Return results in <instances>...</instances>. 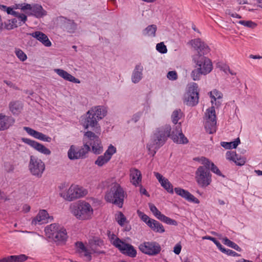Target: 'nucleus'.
<instances>
[{
    "label": "nucleus",
    "instance_id": "19",
    "mask_svg": "<svg viewBox=\"0 0 262 262\" xmlns=\"http://www.w3.org/2000/svg\"><path fill=\"white\" fill-rule=\"evenodd\" d=\"M50 218V221L53 219L52 216H49L48 212L46 210H41L39 211L37 215L32 220V224L36 225L37 224L41 225L47 223Z\"/></svg>",
    "mask_w": 262,
    "mask_h": 262
},
{
    "label": "nucleus",
    "instance_id": "32",
    "mask_svg": "<svg viewBox=\"0 0 262 262\" xmlns=\"http://www.w3.org/2000/svg\"><path fill=\"white\" fill-rule=\"evenodd\" d=\"M157 30V26L155 25H151L148 26L142 31V33L144 36H151L155 37L156 36V32Z\"/></svg>",
    "mask_w": 262,
    "mask_h": 262
},
{
    "label": "nucleus",
    "instance_id": "23",
    "mask_svg": "<svg viewBox=\"0 0 262 262\" xmlns=\"http://www.w3.org/2000/svg\"><path fill=\"white\" fill-rule=\"evenodd\" d=\"M143 68L141 63L137 64L133 72L132 81L134 83H138L142 78Z\"/></svg>",
    "mask_w": 262,
    "mask_h": 262
},
{
    "label": "nucleus",
    "instance_id": "54",
    "mask_svg": "<svg viewBox=\"0 0 262 262\" xmlns=\"http://www.w3.org/2000/svg\"><path fill=\"white\" fill-rule=\"evenodd\" d=\"M237 155L234 151H228L226 154V159L234 161L235 158L237 157Z\"/></svg>",
    "mask_w": 262,
    "mask_h": 262
},
{
    "label": "nucleus",
    "instance_id": "62",
    "mask_svg": "<svg viewBox=\"0 0 262 262\" xmlns=\"http://www.w3.org/2000/svg\"><path fill=\"white\" fill-rule=\"evenodd\" d=\"M40 140L50 142L52 140V138L42 133Z\"/></svg>",
    "mask_w": 262,
    "mask_h": 262
},
{
    "label": "nucleus",
    "instance_id": "49",
    "mask_svg": "<svg viewBox=\"0 0 262 262\" xmlns=\"http://www.w3.org/2000/svg\"><path fill=\"white\" fill-rule=\"evenodd\" d=\"M221 251L224 253L226 254L227 255H229V256H232L234 257L241 256L240 254H238L236 252H235L232 250L229 249H226L224 247Z\"/></svg>",
    "mask_w": 262,
    "mask_h": 262
},
{
    "label": "nucleus",
    "instance_id": "30",
    "mask_svg": "<svg viewBox=\"0 0 262 262\" xmlns=\"http://www.w3.org/2000/svg\"><path fill=\"white\" fill-rule=\"evenodd\" d=\"M183 115V112L180 109L174 110L171 115V119L172 122L174 123L173 127H176L178 124H181V122L178 123V121L182 117Z\"/></svg>",
    "mask_w": 262,
    "mask_h": 262
},
{
    "label": "nucleus",
    "instance_id": "41",
    "mask_svg": "<svg viewBox=\"0 0 262 262\" xmlns=\"http://www.w3.org/2000/svg\"><path fill=\"white\" fill-rule=\"evenodd\" d=\"M159 220L166 223L168 225H172L174 226L178 225V223L176 220L171 219L170 217H167L164 214L161 215V217L159 218Z\"/></svg>",
    "mask_w": 262,
    "mask_h": 262
},
{
    "label": "nucleus",
    "instance_id": "46",
    "mask_svg": "<svg viewBox=\"0 0 262 262\" xmlns=\"http://www.w3.org/2000/svg\"><path fill=\"white\" fill-rule=\"evenodd\" d=\"M210 97L213 99L211 100V102L213 103V101H215L216 99H220L222 97V94L221 92L216 90H214L210 92Z\"/></svg>",
    "mask_w": 262,
    "mask_h": 262
},
{
    "label": "nucleus",
    "instance_id": "38",
    "mask_svg": "<svg viewBox=\"0 0 262 262\" xmlns=\"http://www.w3.org/2000/svg\"><path fill=\"white\" fill-rule=\"evenodd\" d=\"M208 168L210 171L211 170L212 172L215 173L218 176L222 177L223 178L225 177V176L222 173L219 168L210 160Z\"/></svg>",
    "mask_w": 262,
    "mask_h": 262
},
{
    "label": "nucleus",
    "instance_id": "31",
    "mask_svg": "<svg viewBox=\"0 0 262 262\" xmlns=\"http://www.w3.org/2000/svg\"><path fill=\"white\" fill-rule=\"evenodd\" d=\"M64 28L68 32L73 33L77 29V24L73 20L67 19Z\"/></svg>",
    "mask_w": 262,
    "mask_h": 262
},
{
    "label": "nucleus",
    "instance_id": "29",
    "mask_svg": "<svg viewBox=\"0 0 262 262\" xmlns=\"http://www.w3.org/2000/svg\"><path fill=\"white\" fill-rule=\"evenodd\" d=\"M9 109L14 115L18 114L23 108V104L19 101H12L9 103Z\"/></svg>",
    "mask_w": 262,
    "mask_h": 262
},
{
    "label": "nucleus",
    "instance_id": "44",
    "mask_svg": "<svg viewBox=\"0 0 262 262\" xmlns=\"http://www.w3.org/2000/svg\"><path fill=\"white\" fill-rule=\"evenodd\" d=\"M15 53L17 58L20 61H24L27 59V55L21 50L19 49H16Z\"/></svg>",
    "mask_w": 262,
    "mask_h": 262
},
{
    "label": "nucleus",
    "instance_id": "20",
    "mask_svg": "<svg viewBox=\"0 0 262 262\" xmlns=\"http://www.w3.org/2000/svg\"><path fill=\"white\" fill-rule=\"evenodd\" d=\"M15 123V119L12 116L0 114V131L9 128Z\"/></svg>",
    "mask_w": 262,
    "mask_h": 262
},
{
    "label": "nucleus",
    "instance_id": "13",
    "mask_svg": "<svg viewBox=\"0 0 262 262\" xmlns=\"http://www.w3.org/2000/svg\"><path fill=\"white\" fill-rule=\"evenodd\" d=\"M190 43L195 51L194 54L205 56L210 52L209 46L199 38L191 40Z\"/></svg>",
    "mask_w": 262,
    "mask_h": 262
},
{
    "label": "nucleus",
    "instance_id": "2",
    "mask_svg": "<svg viewBox=\"0 0 262 262\" xmlns=\"http://www.w3.org/2000/svg\"><path fill=\"white\" fill-rule=\"evenodd\" d=\"M107 114V110L102 106L92 107L86 113L85 118L82 120L83 125L85 128L91 127L96 133L100 134V126L98 121L102 119Z\"/></svg>",
    "mask_w": 262,
    "mask_h": 262
},
{
    "label": "nucleus",
    "instance_id": "28",
    "mask_svg": "<svg viewBox=\"0 0 262 262\" xmlns=\"http://www.w3.org/2000/svg\"><path fill=\"white\" fill-rule=\"evenodd\" d=\"M30 15L40 18L46 15V11L43 9L41 6L36 4L32 6Z\"/></svg>",
    "mask_w": 262,
    "mask_h": 262
},
{
    "label": "nucleus",
    "instance_id": "33",
    "mask_svg": "<svg viewBox=\"0 0 262 262\" xmlns=\"http://www.w3.org/2000/svg\"><path fill=\"white\" fill-rule=\"evenodd\" d=\"M216 120L206 121L205 128L206 131L210 134H213L216 132Z\"/></svg>",
    "mask_w": 262,
    "mask_h": 262
},
{
    "label": "nucleus",
    "instance_id": "53",
    "mask_svg": "<svg viewBox=\"0 0 262 262\" xmlns=\"http://www.w3.org/2000/svg\"><path fill=\"white\" fill-rule=\"evenodd\" d=\"M239 23L244 26L253 28L256 26V24L251 20H240Z\"/></svg>",
    "mask_w": 262,
    "mask_h": 262
},
{
    "label": "nucleus",
    "instance_id": "5",
    "mask_svg": "<svg viewBox=\"0 0 262 262\" xmlns=\"http://www.w3.org/2000/svg\"><path fill=\"white\" fill-rule=\"evenodd\" d=\"M46 235L57 244H64L68 238L67 230L58 224H51L45 229Z\"/></svg>",
    "mask_w": 262,
    "mask_h": 262
},
{
    "label": "nucleus",
    "instance_id": "51",
    "mask_svg": "<svg viewBox=\"0 0 262 262\" xmlns=\"http://www.w3.org/2000/svg\"><path fill=\"white\" fill-rule=\"evenodd\" d=\"M156 49L160 53L164 54L167 51L166 46L164 44L163 42H160L157 45Z\"/></svg>",
    "mask_w": 262,
    "mask_h": 262
},
{
    "label": "nucleus",
    "instance_id": "12",
    "mask_svg": "<svg viewBox=\"0 0 262 262\" xmlns=\"http://www.w3.org/2000/svg\"><path fill=\"white\" fill-rule=\"evenodd\" d=\"M113 245L124 255L132 258L135 257L137 255V251L134 247L132 245L123 242L119 238H116L113 241Z\"/></svg>",
    "mask_w": 262,
    "mask_h": 262
},
{
    "label": "nucleus",
    "instance_id": "17",
    "mask_svg": "<svg viewBox=\"0 0 262 262\" xmlns=\"http://www.w3.org/2000/svg\"><path fill=\"white\" fill-rule=\"evenodd\" d=\"M85 194L86 193L82 187L77 185H71L67 191V200L71 201L80 198Z\"/></svg>",
    "mask_w": 262,
    "mask_h": 262
},
{
    "label": "nucleus",
    "instance_id": "15",
    "mask_svg": "<svg viewBox=\"0 0 262 262\" xmlns=\"http://www.w3.org/2000/svg\"><path fill=\"white\" fill-rule=\"evenodd\" d=\"M116 152V147L111 144L103 155L98 157L97 160L95 161V164L99 167H102L110 160L112 156Z\"/></svg>",
    "mask_w": 262,
    "mask_h": 262
},
{
    "label": "nucleus",
    "instance_id": "45",
    "mask_svg": "<svg viewBox=\"0 0 262 262\" xmlns=\"http://www.w3.org/2000/svg\"><path fill=\"white\" fill-rule=\"evenodd\" d=\"M204 239H209L213 242V244H214L216 247L220 249V251L223 248V246L221 245V244L214 237L210 236H205L203 237Z\"/></svg>",
    "mask_w": 262,
    "mask_h": 262
},
{
    "label": "nucleus",
    "instance_id": "60",
    "mask_svg": "<svg viewBox=\"0 0 262 262\" xmlns=\"http://www.w3.org/2000/svg\"><path fill=\"white\" fill-rule=\"evenodd\" d=\"M83 252L84 253V256L86 257L87 260L90 261L92 260V255L91 253L89 251V250L86 248L85 250L83 251Z\"/></svg>",
    "mask_w": 262,
    "mask_h": 262
},
{
    "label": "nucleus",
    "instance_id": "56",
    "mask_svg": "<svg viewBox=\"0 0 262 262\" xmlns=\"http://www.w3.org/2000/svg\"><path fill=\"white\" fill-rule=\"evenodd\" d=\"M167 77L169 80H174L178 78V75L175 71H171L168 72L167 75Z\"/></svg>",
    "mask_w": 262,
    "mask_h": 262
},
{
    "label": "nucleus",
    "instance_id": "7",
    "mask_svg": "<svg viewBox=\"0 0 262 262\" xmlns=\"http://www.w3.org/2000/svg\"><path fill=\"white\" fill-rule=\"evenodd\" d=\"M171 128L169 125H165L157 129L152 137L153 145L155 146V148L159 149L162 146L168 137L170 138Z\"/></svg>",
    "mask_w": 262,
    "mask_h": 262
},
{
    "label": "nucleus",
    "instance_id": "18",
    "mask_svg": "<svg viewBox=\"0 0 262 262\" xmlns=\"http://www.w3.org/2000/svg\"><path fill=\"white\" fill-rule=\"evenodd\" d=\"M22 141L23 142L30 145L37 151L45 155H50L51 153V150L49 148L34 140L23 138H22Z\"/></svg>",
    "mask_w": 262,
    "mask_h": 262
},
{
    "label": "nucleus",
    "instance_id": "59",
    "mask_svg": "<svg viewBox=\"0 0 262 262\" xmlns=\"http://www.w3.org/2000/svg\"><path fill=\"white\" fill-rule=\"evenodd\" d=\"M182 246L180 243L177 244L173 248V252L176 254H179L181 252Z\"/></svg>",
    "mask_w": 262,
    "mask_h": 262
},
{
    "label": "nucleus",
    "instance_id": "43",
    "mask_svg": "<svg viewBox=\"0 0 262 262\" xmlns=\"http://www.w3.org/2000/svg\"><path fill=\"white\" fill-rule=\"evenodd\" d=\"M194 161L200 162L204 165L203 166L208 167L210 163V160L205 157H195L193 159Z\"/></svg>",
    "mask_w": 262,
    "mask_h": 262
},
{
    "label": "nucleus",
    "instance_id": "4",
    "mask_svg": "<svg viewBox=\"0 0 262 262\" xmlns=\"http://www.w3.org/2000/svg\"><path fill=\"white\" fill-rule=\"evenodd\" d=\"M125 194L126 193L121 185L117 183H115L106 192L104 199L106 202L116 205L119 208H122Z\"/></svg>",
    "mask_w": 262,
    "mask_h": 262
},
{
    "label": "nucleus",
    "instance_id": "14",
    "mask_svg": "<svg viewBox=\"0 0 262 262\" xmlns=\"http://www.w3.org/2000/svg\"><path fill=\"white\" fill-rule=\"evenodd\" d=\"M89 244L91 250L94 253L96 254H105L104 250H101V249L104 247L103 240L98 236H92L89 239Z\"/></svg>",
    "mask_w": 262,
    "mask_h": 262
},
{
    "label": "nucleus",
    "instance_id": "26",
    "mask_svg": "<svg viewBox=\"0 0 262 262\" xmlns=\"http://www.w3.org/2000/svg\"><path fill=\"white\" fill-rule=\"evenodd\" d=\"M28 259L25 254L10 255L0 259V262H24Z\"/></svg>",
    "mask_w": 262,
    "mask_h": 262
},
{
    "label": "nucleus",
    "instance_id": "37",
    "mask_svg": "<svg viewBox=\"0 0 262 262\" xmlns=\"http://www.w3.org/2000/svg\"><path fill=\"white\" fill-rule=\"evenodd\" d=\"M24 129L30 135L33 136L36 139H40L42 133L36 131L29 127H24Z\"/></svg>",
    "mask_w": 262,
    "mask_h": 262
},
{
    "label": "nucleus",
    "instance_id": "16",
    "mask_svg": "<svg viewBox=\"0 0 262 262\" xmlns=\"http://www.w3.org/2000/svg\"><path fill=\"white\" fill-rule=\"evenodd\" d=\"M170 138L175 143L185 144L188 142V140L183 134L181 124L177 125L176 127H173L171 133Z\"/></svg>",
    "mask_w": 262,
    "mask_h": 262
},
{
    "label": "nucleus",
    "instance_id": "22",
    "mask_svg": "<svg viewBox=\"0 0 262 262\" xmlns=\"http://www.w3.org/2000/svg\"><path fill=\"white\" fill-rule=\"evenodd\" d=\"M130 182L135 186H139L142 181L141 171L136 168H131L129 170Z\"/></svg>",
    "mask_w": 262,
    "mask_h": 262
},
{
    "label": "nucleus",
    "instance_id": "35",
    "mask_svg": "<svg viewBox=\"0 0 262 262\" xmlns=\"http://www.w3.org/2000/svg\"><path fill=\"white\" fill-rule=\"evenodd\" d=\"M240 143V140L239 138H237L235 141L230 142H222L221 144L222 147L225 148V149H231V148H235Z\"/></svg>",
    "mask_w": 262,
    "mask_h": 262
},
{
    "label": "nucleus",
    "instance_id": "40",
    "mask_svg": "<svg viewBox=\"0 0 262 262\" xmlns=\"http://www.w3.org/2000/svg\"><path fill=\"white\" fill-rule=\"evenodd\" d=\"M161 185L169 193L171 194L173 193V186L167 179L164 180V182H161Z\"/></svg>",
    "mask_w": 262,
    "mask_h": 262
},
{
    "label": "nucleus",
    "instance_id": "63",
    "mask_svg": "<svg viewBox=\"0 0 262 262\" xmlns=\"http://www.w3.org/2000/svg\"><path fill=\"white\" fill-rule=\"evenodd\" d=\"M20 7L21 9L23 10H29L30 11H31L32 8V6H31V5L29 4H24L23 5L21 4Z\"/></svg>",
    "mask_w": 262,
    "mask_h": 262
},
{
    "label": "nucleus",
    "instance_id": "42",
    "mask_svg": "<svg viewBox=\"0 0 262 262\" xmlns=\"http://www.w3.org/2000/svg\"><path fill=\"white\" fill-rule=\"evenodd\" d=\"M148 206L150 210L152 212V213L158 219H159V218L161 217V215H162L163 214L161 213V212L157 209V208L154 204L152 203H149Z\"/></svg>",
    "mask_w": 262,
    "mask_h": 262
},
{
    "label": "nucleus",
    "instance_id": "61",
    "mask_svg": "<svg viewBox=\"0 0 262 262\" xmlns=\"http://www.w3.org/2000/svg\"><path fill=\"white\" fill-rule=\"evenodd\" d=\"M8 200H9V199L5 194V193L0 190V202L1 201H7Z\"/></svg>",
    "mask_w": 262,
    "mask_h": 262
},
{
    "label": "nucleus",
    "instance_id": "27",
    "mask_svg": "<svg viewBox=\"0 0 262 262\" xmlns=\"http://www.w3.org/2000/svg\"><path fill=\"white\" fill-rule=\"evenodd\" d=\"M148 226L156 232L163 233L165 232L163 226L155 220H149L148 221Z\"/></svg>",
    "mask_w": 262,
    "mask_h": 262
},
{
    "label": "nucleus",
    "instance_id": "36",
    "mask_svg": "<svg viewBox=\"0 0 262 262\" xmlns=\"http://www.w3.org/2000/svg\"><path fill=\"white\" fill-rule=\"evenodd\" d=\"M223 243L227 246L231 247L237 251L241 252L242 249L236 244L229 239L227 237H225L223 238Z\"/></svg>",
    "mask_w": 262,
    "mask_h": 262
},
{
    "label": "nucleus",
    "instance_id": "10",
    "mask_svg": "<svg viewBox=\"0 0 262 262\" xmlns=\"http://www.w3.org/2000/svg\"><path fill=\"white\" fill-rule=\"evenodd\" d=\"M29 169L32 174L40 178L45 169V163L38 158L31 156Z\"/></svg>",
    "mask_w": 262,
    "mask_h": 262
},
{
    "label": "nucleus",
    "instance_id": "52",
    "mask_svg": "<svg viewBox=\"0 0 262 262\" xmlns=\"http://www.w3.org/2000/svg\"><path fill=\"white\" fill-rule=\"evenodd\" d=\"M137 214L138 216L141 218V219L145 222L147 225H148V221L149 220H152V219H150L147 216L146 214H145L144 213L141 212L140 210L137 211Z\"/></svg>",
    "mask_w": 262,
    "mask_h": 262
},
{
    "label": "nucleus",
    "instance_id": "58",
    "mask_svg": "<svg viewBox=\"0 0 262 262\" xmlns=\"http://www.w3.org/2000/svg\"><path fill=\"white\" fill-rule=\"evenodd\" d=\"M154 174L161 184V182H164V180L166 179V178H164L162 174L158 172H154Z\"/></svg>",
    "mask_w": 262,
    "mask_h": 262
},
{
    "label": "nucleus",
    "instance_id": "50",
    "mask_svg": "<svg viewBox=\"0 0 262 262\" xmlns=\"http://www.w3.org/2000/svg\"><path fill=\"white\" fill-rule=\"evenodd\" d=\"M117 220L118 223L121 226H122L124 225V223L126 222V218L123 214V213L121 212H119V214L117 217Z\"/></svg>",
    "mask_w": 262,
    "mask_h": 262
},
{
    "label": "nucleus",
    "instance_id": "9",
    "mask_svg": "<svg viewBox=\"0 0 262 262\" xmlns=\"http://www.w3.org/2000/svg\"><path fill=\"white\" fill-rule=\"evenodd\" d=\"M72 212L77 219L85 220L91 218L93 210L89 203L82 202L74 207Z\"/></svg>",
    "mask_w": 262,
    "mask_h": 262
},
{
    "label": "nucleus",
    "instance_id": "3",
    "mask_svg": "<svg viewBox=\"0 0 262 262\" xmlns=\"http://www.w3.org/2000/svg\"><path fill=\"white\" fill-rule=\"evenodd\" d=\"M192 59L195 63V69L191 73V77L194 81L199 80L202 75H206L210 73L213 69L211 60L204 55L193 54Z\"/></svg>",
    "mask_w": 262,
    "mask_h": 262
},
{
    "label": "nucleus",
    "instance_id": "47",
    "mask_svg": "<svg viewBox=\"0 0 262 262\" xmlns=\"http://www.w3.org/2000/svg\"><path fill=\"white\" fill-rule=\"evenodd\" d=\"M15 17H16V18H17V19H18L17 21L19 26L25 23L27 20V16L23 13L20 14L18 13V14L16 15Z\"/></svg>",
    "mask_w": 262,
    "mask_h": 262
},
{
    "label": "nucleus",
    "instance_id": "34",
    "mask_svg": "<svg viewBox=\"0 0 262 262\" xmlns=\"http://www.w3.org/2000/svg\"><path fill=\"white\" fill-rule=\"evenodd\" d=\"M4 25V28L9 30L17 28L19 26L17 19L16 18L8 19L5 21Z\"/></svg>",
    "mask_w": 262,
    "mask_h": 262
},
{
    "label": "nucleus",
    "instance_id": "8",
    "mask_svg": "<svg viewBox=\"0 0 262 262\" xmlns=\"http://www.w3.org/2000/svg\"><path fill=\"white\" fill-rule=\"evenodd\" d=\"M199 91L197 83L193 82L188 85L187 90L184 95V103L190 106L196 105L199 102Z\"/></svg>",
    "mask_w": 262,
    "mask_h": 262
},
{
    "label": "nucleus",
    "instance_id": "21",
    "mask_svg": "<svg viewBox=\"0 0 262 262\" xmlns=\"http://www.w3.org/2000/svg\"><path fill=\"white\" fill-rule=\"evenodd\" d=\"M174 191L177 194L185 199L189 202H193L195 204H199L200 203V201L187 190L177 187L174 188Z\"/></svg>",
    "mask_w": 262,
    "mask_h": 262
},
{
    "label": "nucleus",
    "instance_id": "39",
    "mask_svg": "<svg viewBox=\"0 0 262 262\" xmlns=\"http://www.w3.org/2000/svg\"><path fill=\"white\" fill-rule=\"evenodd\" d=\"M206 115L207 116V121L216 120V115L214 107L212 106L207 110Z\"/></svg>",
    "mask_w": 262,
    "mask_h": 262
},
{
    "label": "nucleus",
    "instance_id": "64",
    "mask_svg": "<svg viewBox=\"0 0 262 262\" xmlns=\"http://www.w3.org/2000/svg\"><path fill=\"white\" fill-rule=\"evenodd\" d=\"M139 186H140V192L142 194H144L145 195H146V196H149V193H148V192L146 191V189H145L144 188H143L142 187V186L141 185V184H140Z\"/></svg>",
    "mask_w": 262,
    "mask_h": 262
},
{
    "label": "nucleus",
    "instance_id": "6",
    "mask_svg": "<svg viewBox=\"0 0 262 262\" xmlns=\"http://www.w3.org/2000/svg\"><path fill=\"white\" fill-rule=\"evenodd\" d=\"M195 180L201 188H206L212 183V174L207 166H199L195 172Z\"/></svg>",
    "mask_w": 262,
    "mask_h": 262
},
{
    "label": "nucleus",
    "instance_id": "11",
    "mask_svg": "<svg viewBox=\"0 0 262 262\" xmlns=\"http://www.w3.org/2000/svg\"><path fill=\"white\" fill-rule=\"evenodd\" d=\"M139 250L144 254L149 256H156L161 251L160 245L154 241L144 242L139 246Z\"/></svg>",
    "mask_w": 262,
    "mask_h": 262
},
{
    "label": "nucleus",
    "instance_id": "55",
    "mask_svg": "<svg viewBox=\"0 0 262 262\" xmlns=\"http://www.w3.org/2000/svg\"><path fill=\"white\" fill-rule=\"evenodd\" d=\"M75 245L77 248V251L79 253H83V251L85 250L86 248L81 242H77L75 243Z\"/></svg>",
    "mask_w": 262,
    "mask_h": 262
},
{
    "label": "nucleus",
    "instance_id": "25",
    "mask_svg": "<svg viewBox=\"0 0 262 262\" xmlns=\"http://www.w3.org/2000/svg\"><path fill=\"white\" fill-rule=\"evenodd\" d=\"M54 71L59 76L63 78L64 80L75 83H79L80 82L78 79L76 78L75 77L62 69H55Z\"/></svg>",
    "mask_w": 262,
    "mask_h": 262
},
{
    "label": "nucleus",
    "instance_id": "48",
    "mask_svg": "<svg viewBox=\"0 0 262 262\" xmlns=\"http://www.w3.org/2000/svg\"><path fill=\"white\" fill-rule=\"evenodd\" d=\"M0 8L4 11L6 10L8 14H11L14 16L18 14V12L14 11L11 7H7L4 5H0Z\"/></svg>",
    "mask_w": 262,
    "mask_h": 262
},
{
    "label": "nucleus",
    "instance_id": "24",
    "mask_svg": "<svg viewBox=\"0 0 262 262\" xmlns=\"http://www.w3.org/2000/svg\"><path fill=\"white\" fill-rule=\"evenodd\" d=\"M30 35L34 38H36L46 47H50L52 45L48 36L41 32L35 31L30 34Z\"/></svg>",
    "mask_w": 262,
    "mask_h": 262
},
{
    "label": "nucleus",
    "instance_id": "1",
    "mask_svg": "<svg viewBox=\"0 0 262 262\" xmlns=\"http://www.w3.org/2000/svg\"><path fill=\"white\" fill-rule=\"evenodd\" d=\"M83 140L85 143L83 146L77 147L74 145L70 146L68 156L70 160L85 159L92 146L93 152L96 155L100 154L103 151L100 139L98 135L91 131H87L84 134Z\"/></svg>",
    "mask_w": 262,
    "mask_h": 262
},
{
    "label": "nucleus",
    "instance_id": "57",
    "mask_svg": "<svg viewBox=\"0 0 262 262\" xmlns=\"http://www.w3.org/2000/svg\"><path fill=\"white\" fill-rule=\"evenodd\" d=\"M234 162L236 165L238 166H242L245 164L246 161L245 159L243 158H238L237 156L235 158Z\"/></svg>",
    "mask_w": 262,
    "mask_h": 262
}]
</instances>
